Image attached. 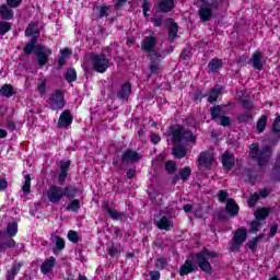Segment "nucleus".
Segmentation results:
<instances>
[{"mask_svg": "<svg viewBox=\"0 0 280 280\" xmlns=\"http://www.w3.org/2000/svg\"><path fill=\"white\" fill-rule=\"evenodd\" d=\"M34 30H36V23L30 22L24 31L26 38H31L23 47L24 56H32L35 54L37 65L39 69H44L47 62H49V57L54 51L51 48H47L42 44H38V36L34 35Z\"/></svg>", "mask_w": 280, "mask_h": 280, "instance_id": "f257e3e1", "label": "nucleus"}, {"mask_svg": "<svg viewBox=\"0 0 280 280\" xmlns=\"http://www.w3.org/2000/svg\"><path fill=\"white\" fill-rule=\"evenodd\" d=\"M46 196L48 198V202H51L52 205H58V202L65 200V198H68L69 200H74L77 196H82V188L73 185L66 187L51 185Z\"/></svg>", "mask_w": 280, "mask_h": 280, "instance_id": "f03ea898", "label": "nucleus"}, {"mask_svg": "<svg viewBox=\"0 0 280 280\" xmlns=\"http://www.w3.org/2000/svg\"><path fill=\"white\" fill-rule=\"evenodd\" d=\"M249 156L252 161H256L258 167H266V165H268L272 159V147L265 145L259 149V144L252 143L249 145Z\"/></svg>", "mask_w": 280, "mask_h": 280, "instance_id": "7ed1b4c3", "label": "nucleus"}, {"mask_svg": "<svg viewBox=\"0 0 280 280\" xmlns=\"http://www.w3.org/2000/svg\"><path fill=\"white\" fill-rule=\"evenodd\" d=\"M218 257H220L218 252L203 247L201 252H197L195 254V264H197L198 268H200L202 272H206V275H211V272H213V267L209 260Z\"/></svg>", "mask_w": 280, "mask_h": 280, "instance_id": "20e7f679", "label": "nucleus"}, {"mask_svg": "<svg viewBox=\"0 0 280 280\" xmlns=\"http://www.w3.org/2000/svg\"><path fill=\"white\" fill-rule=\"evenodd\" d=\"M170 133L174 143H196L198 137L189 129H186L183 125H176L170 127Z\"/></svg>", "mask_w": 280, "mask_h": 280, "instance_id": "39448f33", "label": "nucleus"}, {"mask_svg": "<svg viewBox=\"0 0 280 280\" xmlns=\"http://www.w3.org/2000/svg\"><path fill=\"white\" fill-rule=\"evenodd\" d=\"M174 52V46H170V48L162 50L160 52H153L151 55H149V71L151 75H159V73H161L162 69H163V65H161V62H163V60H165V58H167V56H170V54Z\"/></svg>", "mask_w": 280, "mask_h": 280, "instance_id": "423d86ee", "label": "nucleus"}, {"mask_svg": "<svg viewBox=\"0 0 280 280\" xmlns=\"http://www.w3.org/2000/svg\"><path fill=\"white\" fill-rule=\"evenodd\" d=\"M90 62L96 73H106L110 69V59L104 52L90 55Z\"/></svg>", "mask_w": 280, "mask_h": 280, "instance_id": "0eeeda50", "label": "nucleus"}, {"mask_svg": "<svg viewBox=\"0 0 280 280\" xmlns=\"http://www.w3.org/2000/svg\"><path fill=\"white\" fill-rule=\"evenodd\" d=\"M203 3L198 10V16L202 23H209L213 19V10H220V2L214 1L207 3V0H197Z\"/></svg>", "mask_w": 280, "mask_h": 280, "instance_id": "6e6552de", "label": "nucleus"}, {"mask_svg": "<svg viewBox=\"0 0 280 280\" xmlns=\"http://www.w3.org/2000/svg\"><path fill=\"white\" fill-rule=\"evenodd\" d=\"M50 110H62L67 106L65 101V92L62 90H55L48 98Z\"/></svg>", "mask_w": 280, "mask_h": 280, "instance_id": "1a4fd4ad", "label": "nucleus"}, {"mask_svg": "<svg viewBox=\"0 0 280 280\" xmlns=\"http://www.w3.org/2000/svg\"><path fill=\"white\" fill-rule=\"evenodd\" d=\"M246 240H248V231L246 229H237L230 246L231 253H240V248H242Z\"/></svg>", "mask_w": 280, "mask_h": 280, "instance_id": "9d476101", "label": "nucleus"}, {"mask_svg": "<svg viewBox=\"0 0 280 280\" xmlns=\"http://www.w3.org/2000/svg\"><path fill=\"white\" fill-rule=\"evenodd\" d=\"M159 44V38L156 36H145L144 39L141 43V51H144V54H160L156 51V45Z\"/></svg>", "mask_w": 280, "mask_h": 280, "instance_id": "9b49d317", "label": "nucleus"}, {"mask_svg": "<svg viewBox=\"0 0 280 280\" xmlns=\"http://www.w3.org/2000/svg\"><path fill=\"white\" fill-rule=\"evenodd\" d=\"M130 95H132V83H130V81H126L117 91L116 97L120 100V102H128V100H130Z\"/></svg>", "mask_w": 280, "mask_h": 280, "instance_id": "f8f14e48", "label": "nucleus"}, {"mask_svg": "<svg viewBox=\"0 0 280 280\" xmlns=\"http://www.w3.org/2000/svg\"><path fill=\"white\" fill-rule=\"evenodd\" d=\"M143 156L139 154V152L132 150V149H127L126 151L122 152L120 156V162L121 163H139Z\"/></svg>", "mask_w": 280, "mask_h": 280, "instance_id": "ddd939ff", "label": "nucleus"}, {"mask_svg": "<svg viewBox=\"0 0 280 280\" xmlns=\"http://www.w3.org/2000/svg\"><path fill=\"white\" fill-rule=\"evenodd\" d=\"M71 168V161H61L59 164L58 183L65 185L67 183V176H69V170Z\"/></svg>", "mask_w": 280, "mask_h": 280, "instance_id": "4468645a", "label": "nucleus"}, {"mask_svg": "<svg viewBox=\"0 0 280 280\" xmlns=\"http://www.w3.org/2000/svg\"><path fill=\"white\" fill-rule=\"evenodd\" d=\"M102 209H103V211H106V213H108V215L112 220L121 222V220H124V218H126L127 212H119L117 209L110 208V203H108V202H104L102 205Z\"/></svg>", "mask_w": 280, "mask_h": 280, "instance_id": "2eb2a0df", "label": "nucleus"}, {"mask_svg": "<svg viewBox=\"0 0 280 280\" xmlns=\"http://www.w3.org/2000/svg\"><path fill=\"white\" fill-rule=\"evenodd\" d=\"M198 270V264H194V260L186 259L183 266L179 267L178 273L179 277H187V275H191V272H196Z\"/></svg>", "mask_w": 280, "mask_h": 280, "instance_id": "dca6fc26", "label": "nucleus"}, {"mask_svg": "<svg viewBox=\"0 0 280 280\" xmlns=\"http://www.w3.org/2000/svg\"><path fill=\"white\" fill-rule=\"evenodd\" d=\"M176 8L174 0H158V4H154V9L161 12V14H167Z\"/></svg>", "mask_w": 280, "mask_h": 280, "instance_id": "f3484780", "label": "nucleus"}, {"mask_svg": "<svg viewBox=\"0 0 280 280\" xmlns=\"http://www.w3.org/2000/svg\"><path fill=\"white\" fill-rule=\"evenodd\" d=\"M221 163L223 170H226V172L233 170V167H235V155H233L230 151H225L221 156Z\"/></svg>", "mask_w": 280, "mask_h": 280, "instance_id": "a211bd4d", "label": "nucleus"}, {"mask_svg": "<svg viewBox=\"0 0 280 280\" xmlns=\"http://www.w3.org/2000/svg\"><path fill=\"white\" fill-rule=\"evenodd\" d=\"M213 161H215V159L211 156V153L208 150L200 152L199 165L201 167H205L206 170L211 168V166L213 165Z\"/></svg>", "mask_w": 280, "mask_h": 280, "instance_id": "6ab92c4d", "label": "nucleus"}, {"mask_svg": "<svg viewBox=\"0 0 280 280\" xmlns=\"http://www.w3.org/2000/svg\"><path fill=\"white\" fill-rule=\"evenodd\" d=\"M73 124V116L71 115V110L65 109L58 120V127L59 128H67L68 126H71Z\"/></svg>", "mask_w": 280, "mask_h": 280, "instance_id": "aec40b11", "label": "nucleus"}, {"mask_svg": "<svg viewBox=\"0 0 280 280\" xmlns=\"http://www.w3.org/2000/svg\"><path fill=\"white\" fill-rule=\"evenodd\" d=\"M225 211L230 218H237L240 215V206L235 202V199L230 198L225 205Z\"/></svg>", "mask_w": 280, "mask_h": 280, "instance_id": "412c9836", "label": "nucleus"}, {"mask_svg": "<svg viewBox=\"0 0 280 280\" xmlns=\"http://www.w3.org/2000/svg\"><path fill=\"white\" fill-rule=\"evenodd\" d=\"M262 59H264V54L259 50H256L250 58L253 69H256L257 71H262L264 70V62H261Z\"/></svg>", "mask_w": 280, "mask_h": 280, "instance_id": "4be33fe9", "label": "nucleus"}, {"mask_svg": "<svg viewBox=\"0 0 280 280\" xmlns=\"http://www.w3.org/2000/svg\"><path fill=\"white\" fill-rule=\"evenodd\" d=\"M0 18L2 21H12V19H14V10L12 7L5 3L0 4Z\"/></svg>", "mask_w": 280, "mask_h": 280, "instance_id": "5701e85b", "label": "nucleus"}, {"mask_svg": "<svg viewBox=\"0 0 280 280\" xmlns=\"http://www.w3.org/2000/svg\"><path fill=\"white\" fill-rule=\"evenodd\" d=\"M56 268V257L50 256L48 259L44 260L40 266V272L43 275H49Z\"/></svg>", "mask_w": 280, "mask_h": 280, "instance_id": "b1692460", "label": "nucleus"}, {"mask_svg": "<svg viewBox=\"0 0 280 280\" xmlns=\"http://www.w3.org/2000/svg\"><path fill=\"white\" fill-rule=\"evenodd\" d=\"M224 67L222 59L214 57L208 63V73H218Z\"/></svg>", "mask_w": 280, "mask_h": 280, "instance_id": "393cba45", "label": "nucleus"}, {"mask_svg": "<svg viewBox=\"0 0 280 280\" xmlns=\"http://www.w3.org/2000/svg\"><path fill=\"white\" fill-rule=\"evenodd\" d=\"M168 21V40L170 43H174V40H176V37L178 36V23H176L174 19H170Z\"/></svg>", "mask_w": 280, "mask_h": 280, "instance_id": "a878e982", "label": "nucleus"}, {"mask_svg": "<svg viewBox=\"0 0 280 280\" xmlns=\"http://www.w3.org/2000/svg\"><path fill=\"white\" fill-rule=\"evenodd\" d=\"M73 51H71L69 48H63L60 50V55L58 56L57 66L58 69H62L67 65V58L71 56Z\"/></svg>", "mask_w": 280, "mask_h": 280, "instance_id": "bb28decb", "label": "nucleus"}, {"mask_svg": "<svg viewBox=\"0 0 280 280\" xmlns=\"http://www.w3.org/2000/svg\"><path fill=\"white\" fill-rule=\"evenodd\" d=\"M23 268V262H15L12 265L11 269L7 271V280H14L16 275L21 272Z\"/></svg>", "mask_w": 280, "mask_h": 280, "instance_id": "cd10ccee", "label": "nucleus"}, {"mask_svg": "<svg viewBox=\"0 0 280 280\" xmlns=\"http://www.w3.org/2000/svg\"><path fill=\"white\" fill-rule=\"evenodd\" d=\"M156 226L160 231H170L171 229H174V222L164 215L160 219Z\"/></svg>", "mask_w": 280, "mask_h": 280, "instance_id": "c85d7f7f", "label": "nucleus"}, {"mask_svg": "<svg viewBox=\"0 0 280 280\" xmlns=\"http://www.w3.org/2000/svg\"><path fill=\"white\" fill-rule=\"evenodd\" d=\"M173 156L176 159H185V156H187V148L180 143H175L173 147Z\"/></svg>", "mask_w": 280, "mask_h": 280, "instance_id": "c756f323", "label": "nucleus"}, {"mask_svg": "<svg viewBox=\"0 0 280 280\" xmlns=\"http://www.w3.org/2000/svg\"><path fill=\"white\" fill-rule=\"evenodd\" d=\"M0 95H2V97H7V98H10L13 95H16V92L14 91V85H12L10 83H5L4 85H2L0 88Z\"/></svg>", "mask_w": 280, "mask_h": 280, "instance_id": "7c9ffc66", "label": "nucleus"}, {"mask_svg": "<svg viewBox=\"0 0 280 280\" xmlns=\"http://www.w3.org/2000/svg\"><path fill=\"white\" fill-rule=\"evenodd\" d=\"M156 270H167L170 268V259L165 256L159 257L154 261Z\"/></svg>", "mask_w": 280, "mask_h": 280, "instance_id": "2f4dec72", "label": "nucleus"}, {"mask_svg": "<svg viewBox=\"0 0 280 280\" xmlns=\"http://www.w3.org/2000/svg\"><path fill=\"white\" fill-rule=\"evenodd\" d=\"M82 205L80 203L79 199H72L66 206V211H71L72 213H79Z\"/></svg>", "mask_w": 280, "mask_h": 280, "instance_id": "473e14b6", "label": "nucleus"}, {"mask_svg": "<svg viewBox=\"0 0 280 280\" xmlns=\"http://www.w3.org/2000/svg\"><path fill=\"white\" fill-rule=\"evenodd\" d=\"M19 234V223L16 221L7 224V235L8 237H16Z\"/></svg>", "mask_w": 280, "mask_h": 280, "instance_id": "72a5a7b5", "label": "nucleus"}, {"mask_svg": "<svg viewBox=\"0 0 280 280\" xmlns=\"http://www.w3.org/2000/svg\"><path fill=\"white\" fill-rule=\"evenodd\" d=\"M55 247L52 248V253H60L62 252L63 248L67 246V242L60 236V235H55Z\"/></svg>", "mask_w": 280, "mask_h": 280, "instance_id": "f704fd0d", "label": "nucleus"}, {"mask_svg": "<svg viewBox=\"0 0 280 280\" xmlns=\"http://www.w3.org/2000/svg\"><path fill=\"white\" fill-rule=\"evenodd\" d=\"M96 12H97L96 19H106L108 16V12H110V7L103 3L96 7Z\"/></svg>", "mask_w": 280, "mask_h": 280, "instance_id": "c9c22d12", "label": "nucleus"}, {"mask_svg": "<svg viewBox=\"0 0 280 280\" xmlns=\"http://www.w3.org/2000/svg\"><path fill=\"white\" fill-rule=\"evenodd\" d=\"M237 121L238 124H248V121H253L254 116H253V112H243L237 116Z\"/></svg>", "mask_w": 280, "mask_h": 280, "instance_id": "e433bc0d", "label": "nucleus"}, {"mask_svg": "<svg viewBox=\"0 0 280 280\" xmlns=\"http://www.w3.org/2000/svg\"><path fill=\"white\" fill-rule=\"evenodd\" d=\"M268 215H270V209L268 208H259L255 212V218L258 222L266 220Z\"/></svg>", "mask_w": 280, "mask_h": 280, "instance_id": "4c0bfd02", "label": "nucleus"}, {"mask_svg": "<svg viewBox=\"0 0 280 280\" xmlns=\"http://www.w3.org/2000/svg\"><path fill=\"white\" fill-rule=\"evenodd\" d=\"M65 80L68 81L69 84L75 82L78 80V72L75 68H68L65 74Z\"/></svg>", "mask_w": 280, "mask_h": 280, "instance_id": "58836bf2", "label": "nucleus"}, {"mask_svg": "<svg viewBox=\"0 0 280 280\" xmlns=\"http://www.w3.org/2000/svg\"><path fill=\"white\" fill-rule=\"evenodd\" d=\"M222 95V90L218 88H212L210 90V95L208 96L209 104H214V102H218V97Z\"/></svg>", "mask_w": 280, "mask_h": 280, "instance_id": "ea45409f", "label": "nucleus"}, {"mask_svg": "<svg viewBox=\"0 0 280 280\" xmlns=\"http://www.w3.org/2000/svg\"><path fill=\"white\" fill-rule=\"evenodd\" d=\"M222 105H215L210 108V116L212 121H215L217 119L222 117Z\"/></svg>", "mask_w": 280, "mask_h": 280, "instance_id": "a19ab883", "label": "nucleus"}, {"mask_svg": "<svg viewBox=\"0 0 280 280\" xmlns=\"http://www.w3.org/2000/svg\"><path fill=\"white\" fill-rule=\"evenodd\" d=\"M178 175L183 183H187L191 176V167L185 166L184 168H180Z\"/></svg>", "mask_w": 280, "mask_h": 280, "instance_id": "79ce46f5", "label": "nucleus"}, {"mask_svg": "<svg viewBox=\"0 0 280 280\" xmlns=\"http://www.w3.org/2000/svg\"><path fill=\"white\" fill-rule=\"evenodd\" d=\"M22 191L23 194H30L32 191V176H30V174L24 175Z\"/></svg>", "mask_w": 280, "mask_h": 280, "instance_id": "37998d69", "label": "nucleus"}, {"mask_svg": "<svg viewBox=\"0 0 280 280\" xmlns=\"http://www.w3.org/2000/svg\"><path fill=\"white\" fill-rule=\"evenodd\" d=\"M12 30V24L8 20L0 21V36H5Z\"/></svg>", "mask_w": 280, "mask_h": 280, "instance_id": "c03bdc74", "label": "nucleus"}, {"mask_svg": "<svg viewBox=\"0 0 280 280\" xmlns=\"http://www.w3.org/2000/svg\"><path fill=\"white\" fill-rule=\"evenodd\" d=\"M241 106L242 108H244V110H247L249 113H253V110L255 109V103H253V101L248 98H242Z\"/></svg>", "mask_w": 280, "mask_h": 280, "instance_id": "a18cd8bd", "label": "nucleus"}, {"mask_svg": "<svg viewBox=\"0 0 280 280\" xmlns=\"http://www.w3.org/2000/svg\"><path fill=\"white\" fill-rule=\"evenodd\" d=\"M267 124H268V117L266 115L260 116V118L256 124V128L258 132H264V130H266Z\"/></svg>", "mask_w": 280, "mask_h": 280, "instance_id": "49530a36", "label": "nucleus"}, {"mask_svg": "<svg viewBox=\"0 0 280 280\" xmlns=\"http://www.w3.org/2000/svg\"><path fill=\"white\" fill-rule=\"evenodd\" d=\"M259 200H261V196H259V192H254L253 195L249 196L247 205L250 208L256 207Z\"/></svg>", "mask_w": 280, "mask_h": 280, "instance_id": "de8ad7c7", "label": "nucleus"}, {"mask_svg": "<svg viewBox=\"0 0 280 280\" xmlns=\"http://www.w3.org/2000/svg\"><path fill=\"white\" fill-rule=\"evenodd\" d=\"M165 171L167 172V174L172 175V174H176V162L174 161H167L165 163Z\"/></svg>", "mask_w": 280, "mask_h": 280, "instance_id": "09e8293b", "label": "nucleus"}, {"mask_svg": "<svg viewBox=\"0 0 280 280\" xmlns=\"http://www.w3.org/2000/svg\"><path fill=\"white\" fill-rule=\"evenodd\" d=\"M15 247H16V241H14V238L0 243V250H3V248H15Z\"/></svg>", "mask_w": 280, "mask_h": 280, "instance_id": "8fccbe9b", "label": "nucleus"}, {"mask_svg": "<svg viewBox=\"0 0 280 280\" xmlns=\"http://www.w3.org/2000/svg\"><path fill=\"white\" fill-rule=\"evenodd\" d=\"M259 240H261V236H256L253 240H249L246 243V246L249 248V250H255L257 249V245L259 244Z\"/></svg>", "mask_w": 280, "mask_h": 280, "instance_id": "3c124183", "label": "nucleus"}, {"mask_svg": "<svg viewBox=\"0 0 280 280\" xmlns=\"http://www.w3.org/2000/svg\"><path fill=\"white\" fill-rule=\"evenodd\" d=\"M271 132L273 135H277V137H280V116H278L275 120H273V125L271 128Z\"/></svg>", "mask_w": 280, "mask_h": 280, "instance_id": "603ef678", "label": "nucleus"}, {"mask_svg": "<svg viewBox=\"0 0 280 280\" xmlns=\"http://www.w3.org/2000/svg\"><path fill=\"white\" fill-rule=\"evenodd\" d=\"M68 240L72 242V244H78V242H80V235L75 231L70 230L68 232Z\"/></svg>", "mask_w": 280, "mask_h": 280, "instance_id": "864d4df0", "label": "nucleus"}, {"mask_svg": "<svg viewBox=\"0 0 280 280\" xmlns=\"http://www.w3.org/2000/svg\"><path fill=\"white\" fill-rule=\"evenodd\" d=\"M219 202H226L229 200V190L221 189L218 191Z\"/></svg>", "mask_w": 280, "mask_h": 280, "instance_id": "5fc2aeb1", "label": "nucleus"}, {"mask_svg": "<svg viewBox=\"0 0 280 280\" xmlns=\"http://www.w3.org/2000/svg\"><path fill=\"white\" fill-rule=\"evenodd\" d=\"M38 82L40 83L37 85V91L40 95H44L47 92V82L45 80L43 81V79H38Z\"/></svg>", "mask_w": 280, "mask_h": 280, "instance_id": "6e6d98bb", "label": "nucleus"}, {"mask_svg": "<svg viewBox=\"0 0 280 280\" xmlns=\"http://www.w3.org/2000/svg\"><path fill=\"white\" fill-rule=\"evenodd\" d=\"M219 119H220V126H222L223 128L231 126V117L226 115H221Z\"/></svg>", "mask_w": 280, "mask_h": 280, "instance_id": "4d7b16f0", "label": "nucleus"}, {"mask_svg": "<svg viewBox=\"0 0 280 280\" xmlns=\"http://www.w3.org/2000/svg\"><path fill=\"white\" fill-rule=\"evenodd\" d=\"M21 3H23V0H7V5L9 8L16 10V8H21Z\"/></svg>", "mask_w": 280, "mask_h": 280, "instance_id": "13d9d810", "label": "nucleus"}, {"mask_svg": "<svg viewBox=\"0 0 280 280\" xmlns=\"http://www.w3.org/2000/svg\"><path fill=\"white\" fill-rule=\"evenodd\" d=\"M107 253H108L109 257H117V255H121V250H119V248L115 245L107 248Z\"/></svg>", "mask_w": 280, "mask_h": 280, "instance_id": "bf43d9fd", "label": "nucleus"}, {"mask_svg": "<svg viewBox=\"0 0 280 280\" xmlns=\"http://www.w3.org/2000/svg\"><path fill=\"white\" fill-rule=\"evenodd\" d=\"M182 60H189L191 58V49L184 48L179 55Z\"/></svg>", "mask_w": 280, "mask_h": 280, "instance_id": "052dcab7", "label": "nucleus"}, {"mask_svg": "<svg viewBox=\"0 0 280 280\" xmlns=\"http://www.w3.org/2000/svg\"><path fill=\"white\" fill-rule=\"evenodd\" d=\"M260 225H261V223H259L258 220L252 221L249 224V231L252 233H257V231H259Z\"/></svg>", "mask_w": 280, "mask_h": 280, "instance_id": "680f3d73", "label": "nucleus"}, {"mask_svg": "<svg viewBox=\"0 0 280 280\" xmlns=\"http://www.w3.org/2000/svg\"><path fill=\"white\" fill-rule=\"evenodd\" d=\"M150 141L153 145H158V143H161V135L151 132Z\"/></svg>", "mask_w": 280, "mask_h": 280, "instance_id": "e2e57ef3", "label": "nucleus"}, {"mask_svg": "<svg viewBox=\"0 0 280 280\" xmlns=\"http://www.w3.org/2000/svg\"><path fill=\"white\" fill-rule=\"evenodd\" d=\"M153 27H161L163 25V16L158 15L155 19L151 20Z\"/></svg>", "mask_w": 280, "mask_h": 280, "instance_id": "0e129e2a", "label": "nucleus"}, {"mask_svg": "<svg viewBox=\"0 0 280 280\" xmlns=\"http://www.w3.org/2000/svg\"><path fill=\"white\" fill-rule=\"evenodd\" d=\"M194 102H196V104H200L202 102V91L197 90L194 94Z\"/></svg>", "mask_w": 280, "mask_h": 280, "instance_id": "69168bd1", "label": "nucleus"}, {"mask_svg": "<svg viewBox=\"0 0 280 280\" xmlns=\"http://www.w3.org/2000/svg\"><path fill=\"white\" fill-rule=\"evenodd\" d=\"M149 276L151 280H161V271L159 270L150 271Z\"/></svg>", "mask_w": 280, "mask_h": 280, "instance_id": "338daca9", "label": "nucleus"}, {"mask_svg": "<svg viewBox=\"0 0 280 280\" xmlns=\"http://www.w3.org/2000/svg\"><path fill=\"white\" fill-rule=\"evenodd\" d=\"M135 176H137V167L128 168L127 178L131 180L132 178H135Z\"/></svg>", "mask_w": 280, "mask_h": 280, "instance_id": "774afa93", "label": "nucleus"}]
</instances>
